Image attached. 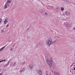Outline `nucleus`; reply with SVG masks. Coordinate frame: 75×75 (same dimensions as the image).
Listing matches in <instances>:
<instances>
[{
	"instance_id": "nucleus-1",
	"label": "nucleus",
	"mask_w": 75,
	"mask_h": 75,
	"mask_svg": "<svg viewBox=\"0 0 75 75\" xmlns=\"http://www.w3.org/2000/svg\"><path fill=\"white\" fill-rule=\"evenodd\" d=\"M46 62L47 64L49 65L50 67H52L53 68H55V65H54V62L52 59V57H50L48 60L46 59Z\"/></svg>"
},
{
	"instance_id": "nucleus-2",
	"label": "nucleus",
	"mask_w": 75,
	"mask_h": 75,
	"mask_svg": "<svg viewBox=\"0 0 75 75\" xmlns=\"http://www.w3.org/2000/svg\"><path fill=\"white\" fill-rule=\"evenodd\" d=\"M52 39L51 38H49L46 41V45H50L52 43Z\"/></svg>"
},
{
	"instance_id": "nucleus-3",
	"label": "nucleus",
	"mask_w": 75,
	"mask_h": 75,
	"mask_svg": "<svg viewBox=\"0 0 75 75\" xmlns=\"http://www.w3.org/2000/svg\"><path fill=\"white\" fill-rule=\"evenodd\" d=\"M11 2V0H8L7 2L6 3L5 5L4 6V9H6V8H7V6H8V7H9V4L8 3H10Z\"/></svg>"
},
{
	"instance_id": "nucleus-4",
	"label": "nucleus",
	"mask_w": 75,
	"mask_h": 75,
	"mask_svg": "<svg viewBox=\"0 0 75 75\" xmlns=\"http://www.w3.org/2000/svg\"><path fill=\"white\" fill-rule=\"evenodd\" d=\"M8 21V18L7 17L4 21V24H6Z\"/></svg>"
},
{
	"instance_id": "nucleus-5",
	"label": "nucleus",
	"mask_w": 75,
	"mask_h": 75,
	"mask_svg": "<svg viewBox=\"0 0 75 75\" xmlns=\"http://www.w3.org/2000/svg\"><path fill=\"white\" fill-rule=\"evenodd\" d=\"M37 72L38 74H42V71L40 70H38L37 71Z\"/></svg>"
},
{
	"instance_id": "nucleus-6",
	"label": "nucleus",
	"mask_w": 75,
	"mask_h": 75,
	"mask_svg": "<svg viewBox=\"0 0 75 75\" xmlns=\"http://www.w3.org/2000/svg\"><path fill=\"white\" fill-rule=\"evenodd\" d=\"M64 13H65L67 16H69V15H70V13L68 11H66Z\"/></svg>"
},
{
	"instance_id": "nucleus-7",
	"label": "nucleus",
	"mask_w": 75,
	"mask_h": 75,
	"mask_svg": "<svg viewBox=\"0 0 75 75\" xmlns=\"http://www.w3.org/2000/svg\"><path fill=\"white\" fill-rule=\"evenodd\" d=\"M54 74L55 75H59V73L58 72H57L56 71L54 72Z\"/></svg>"
},
{
	"instance_id": "nucleus-8",
	"label": "nucleus",
	"mask_w": 75,
	"mask_h": 75,
	"mask_svg": "<svg viewBox=\"0 0 75 75\" xmlns=\"http://www.w3.org/2000/svg\"><path fill=\"white\" fill-rule=\"evenodd\" d=\"M33 67H34V64H31L29 66V68L31 69Z\"/></svg>"
},
{
	"instance_id": "nucleus-9",
	"label": "nucleus",
	"mask_w": 75,
	"mask_h": 75,
	"mask_svg": "<svg viewBox=\"0 0 75 75\" xmlns=\"http://www.w3.org/2000/svg\"><path fill=\"white\" fill-rule=\"evenodd\" d=\"M6 46H4L2 47L1 49H0V52H1L2 50H4V48H5V47Z\"/></svg>"
},
{
	"instance_id": "nucleus-10",
	"label": "nucleus",
	"mask_w": 75,
	"mask_h": 75,
	"mask_svg": "<svg viewBox=\"0 0 75 75\" xmlns=\"http://www.w3.org/2000/svg\"><path fill=\"white\" fill-rule=\"evenodd\" d=\"M31 36L30 35H28V36H27V38H28V39H29L30 38H31Z\"/></svg>"
},
{
	"instance_id": "nucleus-11",
	"label": "nucleus",
	"mask_w": 75,
	"mask_h": 75,
	"mask_svg": "<svg viewBox=\"0 0 75 75\" xmlns=\"http://www.w3.org/2000/svg\"><path fill=\"white\" fill-rule=\"evenodd\" d=\"M9 64V62H8L7 64H6V65H4V67H6V66H8Z\"/></svg>"
},
{
	"instance_id": "nucleus-12",
	"label": "nucleus",
	"mask_w": 75,
	"mask_h": 75,
	"mask_svg": "<svg viewBox=\"0 0 75 75\" xmlns=\"http://www.w3.org/2000/svg\"><path fill=\"white\" fill-rule=\"evenodd\" d=\"M61 10L62 11H64V8L63 7H62L61 8Z\"/></svg>"
},
{
	"instance_id": "nucleus-13",
	"label": "nucleus",
	"mask_w": 75,
	"mask_h": 75,
	"mask_svg": "<svg viewBox=\"0 0 75 75\" xmlns=\"http://www.w3.org/2000/svg\"><path fill=\"white\" fill-rule=\"evenodd\" d=\"M45 15H46V16H48V14L47 13H45Z\"/></svg>"
},
{
	"instance_id": "nucleus-14",
	"label": "nucleus",
	"mask_w": 75,
	"mask_h": 75,
	"mask_svg": "<svg viewBox=\"0 0 75 75\" xmlns=\"http://www.w3.org/2000/svg\"><path fill=\"white\" fill-rule=\"evenodd\" d=\"M65 24H66V26L67 27V26L68 25V23H65Z\"/></svg>"
},
{
	"instance_id": "nucleus-15",
	"label": "nucleus",
	"mask_w": 75,
	"mask_h": 75,
	"mask_svg": "<svg viewBox=\"0 0 75 75\" xmlns=\"http://www.w3.org/2000/svg\"><path fill=\"white\" fill-rule=\"evenodd\" d=\"M2 21V19L1 18H0V24L1 23V22Z\"/></svg>"
},
{
	"instance_id": "nucleus-16",
	"label": "nucleus",
	"mask_w": 75,
	"mask_h": 75,
	"mask_svg": "<svg viewBox=\"0 0 75 75\" xmlns=\"http://www.w3.org/2000/svg\"><path fill=\"white\" fill-rule=\"evenodd\" d=\"M48 7H50V8H52V7L51 6H49Z\"/></svg>"
},
{
	"instance_id": "nucleus-17",
	"label": "nucleus",
	"mask_w": 75,
	"mask_h": 75,
	"mask_svg": "<svg viewBox=\"0 0 75 75\" xmlns=\"http://www.w3.org/2000/svg\"><path fill=\"white\" fill-rule=\"evenodd\" d=\"M1 33H5V31H4V30H2Z\"/></svg>"
},
{
	"instance_id": "nucleus-18",
	"label": "nucleus",
	"mask_w": 75,
	"mask_h": 75,
	"mask_svg": "<svg viewBox=\"0 0 75 75\" xmlns=\"http://www.w3.org/2000/svg\"><path fill=\"white\" fill-rule=\"evenodd\" d=\"M22 65H24V64H25V62H23V63H22Z\"/></svg>"
},
{
	"instance_id": "nucleus-19",
	"label": "nucleus",
	"mask_w": 75,
	"mask_h": 75,
	"mask_svg": "<svg viewBox=\"0 0 75 75\" xmlns=\"http://www.w3.org/2000/svg\"><path fill=\"white\" fill-rule=\"evenodd\" d=\"M55 42H57V41L56 40H54L53 41L54 43H55Z\"/></svg>"
},
{
	"instance_id": "nucleus-20",
	"label": "nucleus",
	"mask_w": 75,
	"mask_h": 75,
	"mask_svg": "<svg viewBox=\"0 0 75 75\" xmlns=\"http://www.w3.org/2000/svg\"><path fill=\"white\" fill-rule=\"evenodd\" d=\"M10 51H13V48H11L10 49Z\"/></svg>"
},
{
	"instance_id": "nucleus-21",
	"label": "nucleus",
	"mask_w": 75,
	"mask_h": 75,
	"mask_svg": "<svg viewBox=\"0 0 75 75\" xmlns=\"http://www.w3.org/2000/svg\"><path fill=\"white\" fill-rule=\"evenodd\" d=\"M4 60V61H5V62H6V60H7V59H5Z\"/></svg>"
},
{
	"instance_id": "nucleus-22",
	"label": "nucleus",
	"mask_w": 75,
	"mask_h": 75,
	"mask_svg": "<svg viewBox=\"0 0 75 75\" xmlns=\"http://www.w3.org/2000/svg\"><path fill=\"white\" fill-rule=\"evenodd\" d=\"M64 1H66V2L68 1V0H64Z\"/></svg>"
},
{
	"instance_id": "nucleus-23",
	"label": "nucleus",
	"mask_w": 75,
	"mask_h": 75,
	"mask_svg": "<svg viewBox=\"0 0 75 75\" xmlns=\"http://www.w3.org/2000/svg\"><path fill=\"white\" fill-rule=\"evenodd\" d=\"M14 65H16V63L15 62H14Z\"/></svg>"
},
{
	"instance_id": "nucleus-24",
	"label": "nucleus",
	"mask_w": 75,
	"mask_h": 75,
	"mask_svg": "<svg viewBox=\"0 0 75 75\" xmlns=\"http://www.w3.org/2000/svg\"><path fill=\"white\" fill-rule=\"evenodd\" d=\"M9 25L8 24L6 25V27H8Z\"/></svg>"
},
{
	"instance_id": "nucleus-25",
	"label": "nucleus",
	"mask_w": 75,
	"mask_h": 75,
	"mask_svg": "<svg viewBox=\"0 0 75 75\" xmlns=\"http://www.w3.org/2000/svg\"><path fill=\"white\" fill-rule=\"evenodd\" d=\"M20 73H21V74L22 73V72H23V71H22V70H21L20 71Z\"/></svg>"
},
{
	"instance_id": "nucleus-26",
	"label": "nucleus",
	"mask_w": 75,
	"mask_h": 75,
	"mask_svg": "<svg viewBox=\"0 0 75 75\" xmlns=\"http://www.w3.org/2000/svg\"><path fill=\"white\" fill-rule=\"evenodd\" d=\"M0 75H3V74H2V73H1L0 74Z\"/></svg>"
},
{
	"instance_id": "nucleus-27",
	"label": "nucleus",
	"mask_w": 75,
	"mask_h": 75,
	"mask_svg": "<svg viewBox=\"0 0 75 75\" xmlns=\"http://www.w3.org/2000/svg\"><path fill=\"white\" fill-rule=\"evenodd\" d=\"M10 60H9L8 61V62H9V63H10Z\"/></svg>"
},
{
	"instance_id": "nucleus-28",
	"label": "nucleus",
	"mask_w": 75,
	"mask_h": 75,
	"mask_svg": "<svg viewBox=\"0 0 75 75\" xmlns=\"http://www.w3.org/2000/svg\"><path fill=\"white\" fill-rule=\"evenodd\" d=\"M30 29V28H28L27 30H29Z\"/></svg>"
},
{
	"instance_id": "nucleus-29",
	"label": "nucleus",
	"mask_w": 75,
	"mask_h": 75,
	"mask_svg": "<svg viewBox=\"0 0 75 75\" xmlns=\"http://www.w3.org/2000/svg\"><path fill=\"white\" fill-rule=\"evenodd\" d=\"M50 75H52V74H51V73H50Z\"/></svg>"
},
{
	"instance_id": "nucleus-30",
	"label": "nucleus",
	"mask_w": 75,
	"mask_h": 75,
	"mask_svg": "<svg viewBox=\"0 0 75 75\" xmlns=\"http://www.w3.org/2000/svg\"><path fill=\"white\" fill-rule=\"evenodd\" d=\"M24 68H23V69L22 71H23V69H24Z\"/></svg>"
},
{
	"instance_id": "nucleus-31",
	"label": "nucleus",
	"mask_w": 75,
	"mask_h": 75,
	"mask_svg": "<svg viewBox=\"0 0 75 75\" xmlns=\"http://www.w3.org/2000/svg\"><path fill=\"white\" fill-rule=\"evenodd\" d=\"M74 71H75V67L74 68Z\"/></svg>"
},
{
	"instance_id": "nucleus-32",
	"label": "nucleus",
	"mask_w": 75,
	"mask_h": 75,
	"mask_svg": "<svg viewBox=\"0 0 75 75\" xmlns=\"http://www.w3.org/2000/svg\"><path fill=\"white\" fill-rule=\"evenodd\" d=\"M1 61H2V62H3V61H4V60H1Z\"/></svg>"
},
{
	"instance_id": "nucleus-33",
	"label": "nucleus",
	"mask_w": 75,
	"mask_h": 75,
	"mask_svg": "<svg viewBox=\"0 0 75 75\" xmlns=\"http://www.w3.org/2000/svg\"><path fill=\"white\" fill-rule=\"evenodd\" d=\"M74 30H75V28H74Z\"/></svg>"
},
{
	"instance_id": "nucleus-34",
	"label": "nucleus",
	"mask_w": 75,
	"mask_h": 75,
	"mask_svg": "<svg viewBox=\"0 0 75 75\" xmlns=\"http://www.w3.org/2000/svg\"><path fill=\"white\" fill-rule=\"evenodd\" d=\"M2 62V61H0V62Z\"/></svg>"
},
{
	"instance_id": "nucleus-35",
	"label": "nucleus",
	"mask_w": 75,
	"mask_h": 75,
	"mask_svg": "<svg viewBox=\"0 0 75 75\" xmlns=\"http://www.w3.org/2000/svg\"><path fill=\"white\" fill-rule=\"evenodd\" d=\"M57 9H59V8H57Z\"/></svg>"
},
{
	"instance_id": "nucleus-36",
	"label": "nucleus",
	"mask_w": 75,
	"mask_h": 75,
	"mask_svg": "<svg viewBox=\"0 0 75 75\" xmlns=\"http://www.w3.org/2000/svg\"><path fill=\"white\" fill-rule=\"evenodd\" d=\"M64 14H65V13H64L63 14L64 16L65 15Z\"/></svg>"
},
{
	"instance_id": "nucleus-37",
	"label": "nucleus",
	"mask_w": 75,
	"mask_h": 75,
	"mask_svg": "<svg viewBox=\"0 0 75 75\" xmlns=\"http://www.w3.org/2000/svg\"><path fill=\"white\" fill-rule=\"evenodd\" d=\"M13 46H14V45H13Z\"/></svg>"
},
{
	"instance_id": "nucleus-38",
	"label": "nucleus",
	"mask_w": 75,
	"mask_h": 75,
	"mask_svg": "<svg viewBox=\"0 0 75 75\" xmlns=\"http://www.w3.org/2000/svg\"><path fill=\"white\" fill-rule=\"evenodd\" d=\"M54 38H55V37H54Z\"/></svg>"
},
{
	"instance_id": "nucleus-39",
	"label": "nucleus",
	"mask_w": 75,
	"mask_h": 75,
	"mask_svg": "<svg viewBox=\"0 0 75 75\" xmlns=\"http://www.w3.org/2000/svg\"><path fill=\"white\" fill-rule=\"evenodd\" d=\"M11 41H10L9 42H11Z\"/></svg>"
},
{
	"instance_id": "nucleus-40",
	"label": "nucleus",
	"mask_w": 75,
	"mask_h": 75,
	"mask_svg": "<svg viewBox=\"0 0 75 75\" xmlns=\"http://www.w3.org/2000/svg\"><path fill=\"white\" fill-rule=\"evenodd\" d=\"M70 72H71V71H70Z\"/></svg>"
}]
</instances>
